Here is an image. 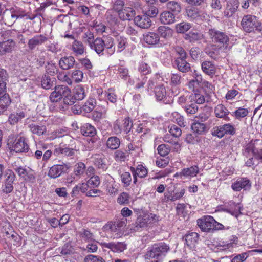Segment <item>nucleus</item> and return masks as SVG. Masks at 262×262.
I'll use <instances>...</instances> for the list:
<instances>
[{"mask_svg":"<svg viewBox=\"0 0 262 262\" xmlns=\"http://www.w3.org/2000/svg\"><path fill=\"white\" fill-rule=\"evenodd\" d=\"M55 81V78H51L49 75L45 74L41 79V87L44 89L49 90L54 86Z\"/></svg>","mask_w":262,"mask_h":262,"instance_id":"b1692460","label":"nucleus"},{"mask_svg":"<svg viewBox=\"0 0 262 262\" xmlns=\"http://www.w3.org/2000/svg\"><path fill=\"white\" fill-rule=\"evenodd\" d=\"M214 113L216 117L223 118L226 121L229 120L228 115L229 112L228 109L222 104L217 105L214 108Z\"/></svg>","mask_w":262,"mask_h":262,"instance_id":"aec40b11","label":"nucleus"},{"mask_svg":"<svg viewBox=\"0 0 262 262\" xmlns=\"http://www.w3.org/2000/svg\"><path fill=\"white\" fill-rule=\"evenodd\" d=\"M118 74L120 77L124 80H126L129 77L128 70L127 68L120 67L118 69Z\"/></svg>","mask_w":262,"mask_h":262,"instance_id":"338daca9","label":"nucleus"},{"mask_svg":"<svg viewBox=\"0 0 262 262\" xmlns=\"http://www.w3.org/2000/svg\"><path fill=\"white\" fill-rule=\"evenodd\" d=\"M13 150L16 152H27L29 149V146L25 141L24 137L16 139L13 143Z\"/></svg>","mask_w":262,"mask_h":262,"instance_id":"2eb2a0df","label":"nucleus"},{"mask_svg":"<svg viewBox=\"0 0 262 262\" xmlns=\"http://www.w3.org/2000/svg\"><path fill=\"white\" fill-rule=\"evenodd\" d=\"M75 60L73 56H64L61 58L59 61V65L61 69L67 70L73 68Z\"/></svg>","mask_w":262,"mask_h":262,"instance_id":"a211bd4d","label":"nucleus"},{"mask_svg":"<svg viewBox=\"0 0 262 262\" xmlns=\"http://www.w3.org/2000/svg\"><path fill=\"white\" fill-rule=\"evenodd\" d=\"M138 71L143 75H147L151 72V68L147 63L141 62L139 65Z\"/></svg>","mask_w":262,"mask_h":262,"instance_id":"603ef678","label":"nucleus"},{"mask_svg":"<svg viewBox=\"0 0 262 262\" xmlns=\"http://www.w3.org/2000/svg\"><path fill=\"white\" fill-rule=\"evenodd\" d=\"M8 75L7 71L3 69H0V86L6 87V82L8 81Z\"/></svg>","mask_w":262,"mask_h":262,"instance_id":"3c124183","label":"nucleus"},{"mask_svg":"<svg viewBox=\"0 0 262 262\" xmlns=\"http://www.w3.org/2000/svg\"><path fill=\"white\" fill-rule=\"evenodd\" d=\"M80 130L84 136L94 137L96 134L95 128L89 123L84 124L81 127Z\"/></svg>","mask_w":262,"mask_h":262,"instance_id":"c756f323","label":"nucleus"},{"mask_svg":"<svg viewBox=\"0 0 262 262\" xmlns=\"http://www.w3.org/2000/svg\"><path fill=\"white\" fill-rule=\"evenodd\" d=\"M144 40L149 45H155L159 42L160 39L157 34L154 32H148L144 35Z\"/></svg>","mask_w":262,"mask_h":262,"instance_id":"cd10ccee","label":"nucleus"},{"mask_svg":"<svg viewBox=\"0 0 262 262\" xmlns=\"http://www.w3.org/2000/svg\"><path fill=\"white\" fill-rule=\"evenodd\" d=\"M199 172V168L197 166H193L189 168H184L181 174L185 177L196 176Z\"/></svg>","mask_w":262,"mask_h":262,"instance_id":"58836bf2","label":"nucleus"},{"mask_svg":"<svg viewBox=\"0 0 262 262\" xmlns=\"http://www.w3.org/2000/svg\"><path fill=\"white\" fill-rule=\"evenodd\" d=\"M185 192V191L184 189H181L180 191H169L170 197L171 198V201L174 202L177 200L180 199L184 195Z\"/></svg>","mask_w":262,"mask_h":262,"instance_id":"8fccbe9b","label":"nucleus"},{"mask_svg":"<svg viewBox=\"0 0 262 262\" xmlns=\"http://www.w3.org/2000/svg\"><path fill=\"white\" fill-rule=\"evenodd\" d=\"M174 64L177 66L178 70L183 73L187 72L190 70V64L186 61V59H176Z\"/></svg>","mask_w":262,"mask_h":262,"instance_id":"393cba45","label":"nucleus"},{"mask_svg":"<svg viewBox=\"0 0 262 262\" xmlns=\"http://www.w3.org/2000/svg\"><path fill=\"white\" fill-rule=\"evenodd\" d=\"M72 247L70 244L67 243L61 248H59V251L61 255H70L73 253Z\"/></svg>","mask_w":262,"mask_h":262,"instance_id":"49530a36","label":"nucleus"},{"mask_svg":"<svg viewBox=\"0 0 262 262\" xmlns=\"http://www.w3.org/2000/svg\"><path fill=\"white\" fill-rule=\"evenodd\" d=\"M119 18L122 20L132 19L135 15V10L130 7H125L118 12Z\"/></svg>","mask_w":262,"mask_h":262,"instance_id":"4468645a","label":"nucleus"},{"mask_svg":"<svg viewBox=\"0 0 262 262\" xmlns=\"http://www.w3.org/2000/svg\"><path fill=\"white\" fill-rule=\"evenodd\" d=\"M203 71L208 75H213L215 73V67L214 64L209 61H205L202 63Z\"/></svg>","mask_w":262,"mask_h":262,"instance_id":"c85d7f7f","label":"nucleus"},{"mask_svg":"<svg viewBox=\"0 0 262 262\" xmlns=\"http://www.w3.org/2000/svg\"><path fill=\"white\" fill-rule=\"evenodd\" d=\"M191 100L196 104H201L204 103L205 99L204 95L199 93H195L191 96Z\"/></svg>","mask_w":262,"mask_h":262,"instance_id":"5fc2aeb1","label":"nucleus"},{"mask_svg":"<svg viewBox=\"0 0 262 262\" xmlns=\"http://www.w3.org/2000/svg\"><path fill=\"white\" fill-rule=\"evenodd\" d=\"M191 129L194 134L199 135L205 133L207 131V127L205 124L196 121L191 125Z\"/></svg>","mask_w":262,"mask_h":262,"instance_id":"2f4dec72","label":"nucleus"},{"mask_svg":"<svg viewBox=\"0 0 262 262\" xmlns=\"http://www.w3.org/2000/svg\"><path fill=\"white\" fill-rule=\"evenodd\" d=\"M235 134V128L230 123L225 124L214 127L212 129V135L214 136L221 138L225 135H233Z\"/></svg>","mask_w":262,"mask_h":262,"instance_id":"20e7f679","label":"nucleus"},{"mask_svg":"<svg viewBox=\"0 0 262 262\" xmlns=\"http://www.w3.org/2000/svg\"><path fill=\"white\" fill-rule=\"evenodd\" d=\"M25 117V113L23 111H20L16 114H11L9 116L8 121L11 124H15Z\"/></svg>","mask_w":262,"mask_h":262,"instance_id":"ea45409f","label":"nucleus"},{"mask_svg":"<svg viewBox=\"0 0 262 262\" xmlns=\"http://www.w3.org/2000/svg\"><path fill=\"white\" fill-rule=\"evenodd\" d=\"M248 114V111L246 108L239 107L234 112V114L236 118H244Z\"/></svg>","mask_w":262,"mask_h":262,"instance_id":"0e129e2a","label":"nucleus"},{"mask_svg":"<svg viewBox=\"0 0 262 262\" xmlns=\"http://www.w3.org/2000/svg\"><path fill=\"white\" fill-rule=\"evenodd\" d=\"M169 250V246L165 243L155 244L149 248L145 258L151 260L150 262H162Z\"/></svg>","mask_w":262,"mask_h":262,"instance_id":"f257e3e1","label":"nucleus"},{"mask_svg":"<svg viewBox=\"0 0 262 262\" xmlns=\"http://www.w3.org/2000/svg\"><path fill=\"white\" fill-rule=\"evenodd\" d=\"M191 28L190 23L183 21L176 25L175 28L177 33H184Z\"/></svg>","mask_w":262,"mask_h":262,"instance_id":"a19ab883","label":"nucleus"},{"mask_svg":"<svg viewBox=\"0 0 262 262\" xmlns=\"http://www.w3.org/2000/svg\"><path fill=\"white\" fill-rule=\"evenodd\" d=\"M120 177L124 187H127L130 185L132 182V177L129 172H124L121 174Z\"/></svg>","mask_w":262,"mask_h":262,"instance_id":"09e8293b","label":"nucleus"},{"mask_svg":"<svg viewBox=\"0 0 262 262\" xmlns=\"http://www.w3.org/2000/svg\"><path fill=\"white\" fill-rule=\"evenodd\" d=\"M184 238L187 245L190 248H193L198 242L199 235L195 232H191L186 234Z\"/></svg>","mask_w":262,"mask_h":262,"instance_id":"a878e982","label":"nucleus"},{"mask_svg":"<svg viewBox=\"0 0 262 262\" xmlns=\"http://www.w3.org/2000/svg\"><path fill=\"white\" fill-rule=\"evenodd\" d=\"M251 186V185L249 180L246 178L239 179L232 185V189L236 191H239L242 189L245 190H249Z\"/></svg>","mask_w":262,"mask_h":262,"instance_id":"f8f14e48","label":"nucleus"},{"mask_svg":"<svg viewBox=\"0 0 262 262\" xmlns=\"http://www.w3.org/2000/svg\"><path fill=\"white\" fill-rule=\"evenodd\" d=\"M158 153L163 157L167 155L170 151L169 146L166 144H161L158 147Z\"/></svg>","mask_w":262,"mask_h":262,"instance_id":"864d4df0","label":"nucleus"},{"mask_svg":"<svg viewBox=\"0 0 262 262\" xmlns=\"http://www.w3.org/2000/svg\"><path fill=\"white\" fill-rule=\"evenodd\" d=\"M10 11L12 13L16 19L18 18H22L24 16H27V14L25 13V11L19 8H12L10 9Z\"/></svg>","mask_w":262,"mask_h":262,"instance_id":"de8ad7c7","label":"nucleus"},{"mask_svg":"<svg viewBox=\"0 0 262 262\" xmlns=\"http://www.w3.org/2000/svg\"><path fill=\"white\" fill-rule=\"evenodd\" d=\"M83 73L82 71L79 70H76L73 72L72 74V78L76 82H79L82 81L83 78Z\"/></svg>","mask_w":262,"mask_h":262,"instance_id":"69168bd1","label":"nucleus"},{"mask_svg":"<svg viewBox=\"0 0 262 262\" xmlns=\"http://www.w3.org/2000/svg\"><path fill=\"white\" fill-rule=\"evenodd\" d=\"M104 40L100 37H97L91 42L90 47L94 50L98 55H103L104 51Z\"/></svg>","mask_w":262,"mask_h":262,"instance_id":"dca6fc26","label":"nucleus"},{"mask_svg":"<svg viewBox=\"0 0 262 262\" xmlns=\"http://www.w3.org/2000/svg\"><path fill=\"white\" fill-rule=\"evenodd\" d=\"M239 6L237 0H231L227 2V7L224 11V15L227 17L231 16L237 10Z\"/></svg>","mask_w":262,"mask_h":262,"instance_id":"6ab92c4d","label":"nucleus"},{"mask_svg":"<svg viewBox=\"0 0 262 262\" xmlns=\"http://www.w3.org/2000/svg\"><path fill=\"white\" fill-rule=\"evenodd\" d=\"M185 111L188 114H194L198 111V106L194 102L191 100L190 103L187 104L185 107Z\"/></svg>","mask_w":262,"mask_h":262,"instance_id":"c03bdc74","label":"nucleus"},{"mask_svg":"<svg viewBox=\"0 0 262 262\" xmlns=\"http://www.w3.org/2000/svg\"><path fill=\"white\" fill-rule=\"evenodd\" d=\"M208 34L213 41L221 43L223 46L227 45L229 41L228 36L225 32L220 31L215 28L209 29Z\"/></svg>","mask_w":262,"mask_h":262,"instance_id":"39448f33","label":"nucleus"},{"mask_svg":"<svg viewBox=\"0 0 262 262\" xmlns=\"http://www.w3.org/2000/svg\"><path fill=\"white\" fill-rule=\"evenodd\" d=\"M117 202L120 204H127L129 203V195L126 192L121 193L117 199Z\"/></svg>","mask_w":262,"mask_h":262,"instance_id":"052dcab7","label":"nucleus"},{"mask_svg":"<svg viewBox=\"0 0 262 262\" xmlns=\"http://www.w3.org/2000/svg\"><path fill=\"white\" fill-rule=\"evenodd\" d=\"M115 45L117 48V51L121 52L127 46V39L123 36L117 35L115 38Z\"/></svg>","mask_w":262,"mask_h":262,"instance_id":"5701e85b","label":"nucleus"},{"mask_svg":"<svg viewBox=\"0 0 262 262\" xmlns=\"http://www.w3.org/2000/svg\"><path fill=\"white\" fill-rule=\"evenodd\" d=\"M134 21L136 25L141 28L148 29L151 25L150 18L144 14L135 17Z\"/></svg>","mask_w":262,"mask_h":262,"instance_id":"ddd939ff","label":"nucleus"},{"mask_svg":"<svg viewBox=\"0 0 262 262\" xmlns=\"http://www.w3.org/2000/svg\"><path fill=\"white\" fill-rule=\"evenodd\" d=\"M11 99L5 98L4 100H0V115L4 113L11 103Z\"/></svg>","mask_w":262,"mask_h":262,"instance_id":"680f3d73","label":"nucleus"},{"mask_svg":"<svg viewBox=\"0 0 262 262\" xmlns=\"http://www.w3.org/2000/svg\"><path fill=\"white\" fill-rule=\"evenodd\" d=\"M169 133L176 138H179L182 135L181 128L176 125H172L170 127Z\"/></svg>","mask_w":262,"mask_h":262,"instance_id":"bf43d9fd","label":"nucleus"},{"mask_svg":"<svg viewBox=\"0 0 262 262\" xmlns=\"http://www.w3.org/2000/svg\"><path fill=\"white\" fill-rule=\"evenodd\" d=\"M227 208L225 210L232 215L237 217L241 214V210L242 206L239 203H235L233 201H229L226 206Z\"/></svg>","mask_w":262,"mask_h":262,"instance_id":"f3484780","label":"nucleus"},{"mask_svg":"<svg viewBox=\"0 0 262 262\" xmlns=\"http://www.w3.org/2000/svg\"><path fill=\"white\" fill-rule=\"evenodd\" d=\"M120 145V141L118 138L115 136L110 137L106 141L107 147L112 149H117Z\"/></svg>","mask_w":262,"mask_h":262,"instance_id":"f704fd0d","label":"nucleus"},{"mask_svg":"<svg viewBox=\"0 0 262 262\" xmlns=\"http://www.w3.org/2000/svg\"><path fill=\"white\" fill-rule=\"evenodd\" d=\"M5 179L2 186L3 192L8 194L11 192L13 190V184L15 179L14 173L10 169L5 171Z\"/></svg>","mask_w":262,"mask_h":262,"instance_id":"7ed1b4c3","label":"nucleus"},{"mask_svg":"<svg viewBox=\"0 0 262 262\" xmlns=\"http://www.w3.org/2000/svg\"><path fill=\"white\" fill-rule=\"evenodd\" d=\"M185 39L190 42H195L204 39L203 35L198 32L191 31L185 35Z\"/></svg>","mask_w":262,"mask_h":262,"instance_id":"473e14b6","label":"nucleus"},{"mask_svg":"<svg viewBox=\"0 0 262 262\" xmlns=\"http://www.w3.org/2000/svg\"><path fill=\"white\" fill-rule=\"evenodd\" d=\"M69 167L68 164L64 163L61 164L54 165L50 168L48 176L53 179L57 178L62 174L66 173Z\"/></svg>","mask_w":262,"mask_h":262,"instance_id":"6e6552de","label":"nucleus"},{"mask_svg":"<svg viewBox=\"0 0 262 262\" xmlns=\"http://www.w3.org/2000/svg\"><path fill=\"white\" fill-rule=\"evenodd\" d=\"M257 20L253 15H248L244 16L242 21V26L245 31L251 32L257 27Z\"/></svg>","mask_w":262,"mask_h":262,"instance_id":"1a4fd4ad","label":"nucleus"},{"mask_svg":"<svg viewBox=\"0 0 262 262\" xmlns=\"http://www.w3.org/2000/svg\"><path fill=\"white\" fill-rule=\"evenodd\" d=\"M197 223L202 231L208 232L213 231L214 224L216 223V221L212 216H207L198 219Z\"/></svg>","mask_w":262,"mask_h":262,"instance_id":"0eeeda50","label":"nucleus"},{"mask_svg":"<svg viewBox=\"0 0 262 262\" xmlns=\"http://www.w3.org/2000/svg\"><path fill=\"white\" fill-rule=\"evenodd\" d=\"M29 128L33 134L38 136L43 135L46 133V127L44 125L32 124L29 125Z\"/></svg>","mask_w":262,"mask_h":262,"instance_id":"4c0bfd02","label":"nucleus"},{"mask_svg":"<svg viewBox=\"0 0 262 262\" xmlns=\"http://www.w3.org/2000/svg\"><path fill=\"white\" fill-rule=\"evenodd\" d=\"M72 50L76 56L82 55L85 51V48L82 42L74 40L72 45Z\"/></svg>","mask_w":262,"mask_h":262,"instance_id":"bb28decb","label":"nucleus"},{"mask_svg":"<svg viewBox=\"0 0 262 262\" xmlns=\"http://www.w3.org/2000/svg\"><path fill=\"white\" fill-rule=\"evenodd\" d=\"M166 7L168 11L171 12L175 15L178 14L181 11V7L180 4L176 1H169L166 4Z\"/></svg>","mask_w":262,"mask_h":262,"instance_id":"7c9ffc66","label":"nucleus"},{"mask_svg":"<svg viewBox=\"0 0 262 262\" xmlns=\"http://www.w3.org/2000/svg\"><path fill=\"white\" fill-rule=\"evenodd\" d=\"M162 37L167 38L172 36V30L168 27L160 26L158 29Z\"/></svg>","mask_w":262,"mask_h":262,"instance_id":"79ce46f5","label":"nucleus"},{"mask_svg":"<svg viewBox=\"0 0 262 262\" xmlns=\"http://www.w3.org/2000/svg\"><path fill=\"white\" fill-rule=\"evenodd\" d=\"M86 96V93L83 87L81 85H77L73 90L72 94H69V98L70 101L68 103L69 105H73L77 101L83 100Z\"/></svg>","mask_w":262,"mask_h":262,"instance_id":"423d86ee","label":"nucleus"},{"mask_svg":"<svg viewBox=\"0 0 262 262\" xmlns=\"http://www.w3.org/2000/svg\"><path fill=\"white\" fill-rule=\"evenodd\" d=\"M175 16L171 12L166 11L160 14V20L162 24H170L175 21Z\"/></svg>","mask_w":262,"mask_h":262,"instance_id":"4be33fe9","label":"nucleus"},{"mask_svg":"<svg viewBox=\"0 0 262 262\" xmlns=\"http://www.w3.org/2000/svg\"><path fill=\"white\" fill-rule=\"evenodd\" d=\"M15 46V42L12 40H8L0 42V55H3L10 53Z\"/></svg>","mask_w":262,"mask_h":262,"instance_id":"412c9836","label":"nucleus"},{"mask_svg":"<svg viewBox=\"0 0 262 262\" xmlns=\"http://www.w3.org/2000/svg\"><path fill=\"white\" fill-rule=\"evenodd\" d=\"M185 141L187 143L194 144L199 142L200 138L196 134H194L193 132L192 134H188L186 135Z\"/></svg>","mask_w":262,"mask_h":262,"instance_id":"a18cd8bd","label":"nucleus"},{"mask_svg":"<svg viewBox=\"0 0 262 262\" xmlns=\"http://www.w3.org/2000/svg\"><path fill=\"white\" fill-rule=\"evenodd\" d=\"M46 72L50 75H54L58 72V68L54 63L48 62L46 66Z\"/></svg>","mask_w":262,"mask_h":262,"instance_id":"13d9d810","label":"nucleus"},{"mask_svg":"<svg viewBox=\"0 0 262 262\" xmlns=\"http://www.w3.org/2000/svg\"><path fill=\"white\" fill-rule=\"evenodd\" d=\"M84 262H105V261L100 256L90 254L84 257Z\"/></svg>","mask_w":262,"mask_h":262,"instance_id":"4d7b16f0","label":"nucleus"},{"mask_svg":"<svg viewBox=\"0 0 262 262\" xmlns=\"http://www.w3.org/2000/svg\"><path fill=\"white\" fill-rule=\"evenodd\" d=\"M96 105V100L93 98H89L82 106V110L85 113L92 112Z\"/></svg>","mask_w":262,"mask_h":262,"instance_id":"37998d69","label":"nucleus"},{"mask_svg":"<svg viewBox=\"0 0 262 262\" xmlns=\"http://www.w3.org/2000/svg\"><path fill=\"white\" fill-rule=\"evenodd\" d=\"M71 93L70 89L65 85H57L54 88V91L52 92L49 97L51 102H57L63 98V102L68 105L70 100L69 98V94Z\"/></svg>","mask_w":262,"mask_h":262,"instance_id":"f03ea898","label":"nucleus"},{"mask_svg":"<svg viewBox=\"0 0 262 262\" xmlns=\"http://www.w3.org/2000/svg\"><path fill=\"white\" fill-rule=\"evenodd\" d=\"M114 158L116 161H124L126 158V154L121 150H117L114 153Z\"/></svg>","mask_w":262,"mask_h":262,"instance_id":"774afa93","label":"nucleus"},{"mask_svg":"<svg viewBox=\"0 0 262 262\" xmlns=\"http://www.w3.org/2000/svg\"><path fill=\"white\" fill-rule=\"evenodd\" d=\"M130 171L140 178H144L147 174V170L142 165H138L136 168L130 167Z\"/></svg>","mask_w":262,"mask_h":262,"instance_id":"72a5a7b5","label":"nucleus"},{"mask_svg":"<svg viewBox=\"0 0 262 262\" xmlns=\"http://www.w3.org/2000/svg\"><path fill=\"white\" fill-rule=\"evenodd\" d=\"M100 183V178L98 176H92L87 182V183L89 186H91L94 187H98Z\"/></svg>","mask_w":262,"mask_h":262,"instance_id":"e2e57ef3","label":"nucleus"},{"mask_svg":"<svg viewBox=\"0 0 262 262\" xmlns=\"http://www.w3.org/2000/svg\"><path fill=\"white\" fill-rule=\"evenodd\" d=\"M102 247L110 249L114 252H122L126 248V245L123 242H110L102 243Z\"/></svg>","mask_w":262,"mask_h":262,"instance_id":"9b49d317","label":"nucleus"},{"mask_svg":"<svg viewBox=\"0 0 262 262\" xmlns=\"http://www.w3.org/2000/svg\"><path fill=\"white\" fill-rule=\"evenodd\" d=\"M143 14L148 17H155L157 16L159 12L158 9L154 5H147L143 10Z\"/></svg>","mask_w":262,"mask_h":262,"instance_id":"c9c22d12","label":"nucleus"},{"mask_svg":"<svg viewBox=\"0 0 262 262\" xmlns=\"http://www.w3.org/2000/svg\"><path fill=\"white\" fill-rule=\"evenodd\" d=\"M85 170V165L83 163L80 162L77 163L75 167L74 173L76 176H81L83 174Z\"/></svg>","mask_w":262,"mask_h":262,"instance_id":"6e6d98bb","label":"nucleus"},{"mask_svg":"<svg viewBox=\"0 0 262 262\" xmlns=\"http://www.w3.org/2000/svg\"><path fill=\"white\" fill-rule=\"evenodd\" d=\"M155 96L157 100H163L166 95V90L163 85H159L155 89Z\"/></svg>","mask_w":262,"mask_h":262,"instance_id":"e433bc0d","label":"nucleus"},{"mask_svg":"<svg viewBox=\"0 0 262 262\" xmlns=\"http://www.w3.org/2000/svg\"><path fill=\"white\" fill-rule=\"evenodd\" d=\"M48 40V38L43 34L36 35L28 40V47L29 49L33 50L44 44Z\"/></svg>","mask_w":262,"mask_h":262,"instance_id":"9d476101","label":"nucleus"}]
</instances>
